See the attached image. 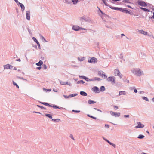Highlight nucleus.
I'll list each match as a JSON object with an SVG mask.
<instances>
[{"label":"nucleus","instance_id":"f257e3e1","mask_svg":"<svg viewBox=\"0 0 154 154\" xmlns=\"http://www.w3.org/2000/svg\"><path fill=\"white\" fill-rule=\"evenodd\" d=\"M112 9L119 10L122 12H124L125 13H128L129 14H131V12L128 11L126 9H123L122 8H118L116 7H110Z\"/></svg>","mask_w":154,"mask_h":154},{"label":"nucleus","instance_id":"f03ea898","mask_svg":"<svg viewBox=\"0 0 154 154\" xmlns=\"http://www.w3.org/2000/svg\"><path fill=\"white\" fill-rule=\"evenodd\" d=\"M132 72L134 75L137 76H140L141 75V72L139 69H134L132 70Z\"/></svg>","mask_w":154,"mask_h":154},{"label":"nucleus","instance_id":"7ed1b4c3","mask_svg":"<svg viewBox=\"0 0 154 154\" xmlns=\"http://www.w3.org/2000/svg\"><path fill=\"white\" fill-rule=\"evenodd\" d=\"M97 60L96 58L93 57L91 58L90 59H88V62L91 63H97Z\"/></svg>","mask_w":154,"mask_h":154},{"label":"nucleus","instance_id":"20e7f679","mask_svg":"<svg viewBox=\"0 0 154 154\" xmlns=\"http://www.w3.org/2000/svg\"><path fill=\"white\" fill-rule=\"evenodd\" d=\"M72 29L75 31H78L80 29H83L85 30H86V29L84 28H82L81 27H80L79 26H74L72 27Z\"/></svg>","mask_w":154,"mask_h":154},{"label":"nucleus","instance_id":"39448f33","mask_svg":"<svg viewBox=\"0 0 154 154\" xmlns=\"http://www.w3.org/2000/svg\"><path fill=\"white\" fill-rule=\"evenodd\" d=\"M107 80L109 82H110L112 83H114L115 82V80L114 79V77H110L108 78Z\"/></svg>","mask_w":154,"mask_h":154},{"label":"nucleus","instance_id":"423d86ee","mask_svg":"<svg viewBox=\"0 0 154 154\" xmlns=\"http://www.w3.org/2000/svg\"><path fill=\"white\" fill-rule=\"evenodd\" d=\"M110 113L112 116H115L116 117H119L120 116V113H117L112 111L110 112Z\"/></svg>","mask_w":154,"mask_h":154},{"label":"nucleus","instance_id":"0eeeda50","mask_svg":"<svg viewBox=\"0 0 154 154\" xmlns=\"http://www.w3.org/2000/svg\"><path fill=\"white\" fill-rule=\"evenodd\" d=\"M93 91L95 93H99L100 91L99 88L95 86L92 88Z\"/></svg>","mask_w":154,"mask_h":154},{"label":"nucleus","instance_id":"6e6552de","mask_svg":"<svg viewBox=\"0 0 154 154\" xmlns=\"http://www.w3.org/2000/svg\"><path fill=\"white\" fill-rule=\"evenodd\" d=\"M138 4L141 6L143 7H146L147 5V4L143 1H139L138 2Z\"/></svg>","mask_w":154,"mask_h":154},{"label":"nucleus","instance_id":"1a4fd4ad","mask_svg":"<svg viewBox=\"0 0 154 154\" xmlns=\"http://www.w3.org/2000/svg\"><path fill=\"white\" fill-rule=\"evenodd\" d=\"M137 125L135 127L136 128H143L144 127V125L142 124L141 122H137Z\"/></svg>","mask_w":154,"mask_h":154},{"label":"nucleus","instance_id":"9d476101","mask_svg":"<svg viewBox=\"0 0 154 154\" xmlns=\"http://www.w3.org/2000/svg\"><path fill=\"white\" fill-rule=\"evenodd\" d=\"M30 12L29 11H27L26 12V19L29 20H30Z\"/></svg>","mask_w":154,"mask_h":154},{"label":"nucleus","instance_id":"9b49d317","mask_svg":"<svg viewBox=\"0 0 154 154\" xmlns=\"http://www.w3.org/2000/svg\"><path fill=\"white\" fill-rule=\"evenodd\" d=\"M115 73L116 75L117 74L118 76L120 77L121 78L122 77V75L121 74L120 72L118 70L115 69Z\"/></svg>","mask_w":154,"mask_h":154},{"label":"nucleus","instance_id":"f8f14e48","mask_svg":"<svg viewBox=\"0 0 154 154\" xmlns=\"http://www.w3.org/2000/svg\"><path fill=\"white\" fill-rule=\"evenodd\" d=\"M5 68L6 69H12L13 68V66L9 64H7L5 66Z\"/></svg>","mask_w":154,"mask_h":154},{"label":"nucleus","instance_id":"ddd939ff","mask_svg":"<svg viewBox=\"0 0 154 154\" xmlns=\"http://www.w3.org/2000/svg\"><path fill=\"white\" fill-rule=\"evenodd\" d=\"M140 33L143 34V35H147L148 33L146 32H145L143 30H141L139 31Z\"/></svg>","mask_w":154,"mask_h":154},{"label":"nucleus","instance_id":"4468645a","mask_svg":"<svg viewBox=\"0 0 154 154\" xmlns=\"http://www.w3.org/2000/svg\"><path fill=\"white\" fill-rule=\"evenodd\" d=\"M17 3V4H19L21 8L23 9L22 11H23L25 9V7L24 5L20 3L19 2Z\"/></svg>","mask_w":154,"mask_h":154},{"label":"nucleus","instance_id":"2eb2a0df","mask_svg":"<svg viewBox=\"0 0 154 154\" xmlns=\"http://www.w3.org/2000/svg\"><path fill=\"white\" fill-rule=\"evenodd\" d=\"M126 94V92L125 91H119V95L120 96L122 95H125Z\"/></svg>","mask_w":154,"mask_h":154},{"label":"nucleus","instance_id":"dca6fc26","mask_svg":"<svg viewBox=\"0 0 154 154\" xmlns=\"http://www.w3.org/2000/svg\"><path fill=\"white\" fill-rule=\"evenodd\" d=\"M43 63V62L42 61L40 60L39 62L37 63H36V64L38 66H41L42 65Z\"/></svg>","mask_w":154,"mask_h":154},{"label":"nucleus","instance_id":"f3484780","mask_svg":"<svg viewBox=\"0 0 154 154\" xmlns=\"http://www.w3.org/2000/svg\"><path fill=\"white\" fill-rule=\"evenodd\" d=\"M80 94L81 95L84 96H86L87 95V94L84 91H81L80 92Z\"/></svg>","mask_w":154,"mask_h":154},{"label":"nucleus","instance_id":"a211bd4d","mask_svg":"<svg viewBox=\"0 0 154 154\" xmlns=\"http://www.w3.org/2000/svg\"><path fill=\"white\" fill-rule=\"evenodd\" d=\"M105 90V87L104 86H101V87L100 88V91H104Z\"/></svg>","mask_w":154,"mask_h":154},{"label":"nucleus","instance_id":"6ab92c4d","mask_svg":"<svg viewBox=\"0 0 154 154\" xmlns=\"http://www.w3.org/2000/svg\"><path fill=\"white\" fill-rule=\"evenodd\" d=\"M41 103L42 104H44V105H46V106H48L52 107V106L50 105V104H49L48 103H45V102H43V103Z\"/></svg>","mask_w":154,"mask_h":154},{"label":"nucleus","instance_id":"aec40b11","mask_svg":"<svg viewBox=\"0 0 154 154\" xmlns=\"http://www.w3.org/2000/svg\"><path fill=\"white\" fill-rule=\"evenodd\" d=\"M140 8L141 9L143 10L144 11H145L149 12L150 11L148 9H147L144 8H143L142 7Z\"/></svg>","mask_w":154,"mask_h":154},{"label":"nucleus","instance_id":"412c9836","mask_svg":"<svg viewBox=\"0 0 154 154\" xmlns=\"http://www.w3.org/2000/svg\"><path fill=\"white\" fill-rule=\"evenodd\" d=\"M106 140L107 141L109 144H110V145H112L113 147H114L115 148L116 147V145L112 143H110L109 141L108 140Z\"/></svg>","mask_w":154,"mask_h":154},{"label":"nucleus","instance_id":"4be33fe9","mask_svg":"<svg viewBox=\"0 0 154 154\" xmlns=\"http://www.w3.org/2000/svg\"><path fill=\"white\" fill-rule=\"evenodd\" d=\"M88 103L89 104H92V103H95V102L94 101H93L91 100H88Z\"/></svg>","mask_w":154,"mask_h":154},{"label":"nucleus","instance_id":"5701e85b","mask_svg":"<svg viewBox=\"0 0 154 154\" xmlns=\"http://www.w3.org/2000/svg\"><path fill=\"white\" fill-rule=\"evenodd\" d=\"M45 116L51 119L52 118V116L50 114H45Z\"/></svg>","mask_w":154,"mask_h":154},{"label":"nucleus","instance_id":"b1692460","mask_svg":"<svg viewBox=\"0 0 154 154\" xmlns=\"http://www.w3.org/2000/svg\"><path fill=\"white\" fill-rule=\"evenodd\" d=\"M144 137V136L143 135H139L138 138L139 139H142Z\"/></svg>","mask_w":154,"mask_h":154},{"label":"nucleus","instance_id":"393cba45","mask_svg":"<svg viewBox=\"0 0 154 154\" xmlns=\"http://www.w3.org/2000/svg\"><path fill=\"white\" fill-rule=\"evenodd\" d=\"M78 0H72V1L74 4H76L77 3Z\"/></svg>","mask_w":154,"mask_h":154},{"label":"nucleus","instance_id":"a878e982","mask_svg":"<svg viewBox=\"0 0 154 154\" xmlns=\"http://www.w3.org/2000/svg\"><path fill=\"white\" fill-rule=\"evenodd\" d=\"M13 84L14 85H16V87L18 88H19V86H18V85L15 82H14V81H13Z\"/></svg>","mask_w":154,"mask_h":154},{"label":"nucleus","instance_id":"bb28decb","mask_svg":"<svg viewBox=\"0 0 154 154\" xmlns=\"http://www.w3.org/2000/svg\"><path fill=\"white\" fill-rule=\"evenodd\" d=\"M85 83V82L83 80H80L78 82V83H82V84H84Z\"/></svg>","mask_w":154,"mask_h":154},{"label":"nucleus","instance_id":"cd10ccee","mask_svg":"<svg viewBox=\"0 0 154 154\" xmlns=\"http://www.w3.org/2000/svg\"><path fill=\"white\" fill-rule=\"evenodd\" d=\"M107 0H102L103 1V2L104 4H105V5L106 6H108V5H107V4L106 2V1Z\"/></svg>","mask_w":154,"mask_h":154},{"label":"nucleus","instance_id":"c85d7f7f","mask_svg":"<svg viewBox=\"0 0 154 154\" xmlns=\"http://www.w3.org/2000/svg\"><path fill=\"white\" fill-rule=\"evenodd\" d=\"M142 98H143V99L145 100H146V101H149V100L147 97H142Z\"/></svg>","mask_w":154,"mask_h":154},{"label":"nucleus","instance_id":"c756f323","mask_svg":"<svg viewBox=\"0 0 154 154\" xmlns=\"http://www.w3.org/2000/svg\"><path fill=\"white\" fill-rule=\"evenodd\" d=\"M79 77H81L82 79H85V80H86V79H87V78L84 76H79Z\"/></svg>","mask_w":154,"mask_h":154},{"label":"nucleus","instance_id":"7c9ffc66","mask_svg":"<svg viewBox=\"0 0 154 154\" xmlns=\"http://www.w3.org/2000/svg\"><path fill=\"white\" fill-rule=\"evenodd\" d=\"M40 37H41V38L42 39H43L44 40V41H45V42H47V41H46L45 38L43 36L40 35Z\"/></svg>","mask_w":154,"mask_h":154},{"label":"nucleus","instance_id":"2f4dec72","mask_svg":"<svg viewBox=\"0 0 154 154\" xmlns=\"http://www.w3.org/2000/svg\"><path fill=\"white\" fill-rule=\"evenodd\" d=\"M94 79L95 80H97L99 81L100 80V79L97 77H95L94 78Z\"/></svg>","mask_w":154,"mask_h":154},{"label":"nucleus","instance_id":"473e14b6","mask_svg":"<svg viewBox=\"0 0 154 154\" xmlns=\"http://www.w3.org/2000/svg\"><path fill=\"white\" fill-rule=\"evenodd\" d=\"M88 116H89V117H90L91 118H93V119H96V118H95V117H93V116H91L89 115V114L88 115Z\"/></svg>","mask_w":154,"mask_h":154},{"label":"nucleus","instance_id":"72a5a7b5","mask_svg":"<svg viewBox=\"0 0 154 154\" xmlns=\"http://www.w3.org/2000/svg\"><path fill=\"white\" fill-rule=\"evenodd\" d=\"M60 84L61 85H66V84H67V83H66L65 82H60Z\"/></svg>","mask_w":154,"mask_h":154},{"label":"nucleus","instance_id":"f704fd0d","mask_svg":"<svg viewBox=\"0 0 154 154\" xmlns=\"http://www.w3.org/2000/svg\"><path fill=\"white\" fill-rule=\"evenodd\" d=\"M32 39L34 40V41L37 43V41H38L36 39V38L35 37H33L32 38Z\"/></svg>","mask_w":154,"mask_h":154},{"label":"nucleus","instance_id":"c9c22d12","mask_svg":"<svg viewBox=\"0 0 154 154\" xmlns=\"http://www.w3.org/2000/svg\"><path fill=\"white\" fill-rule=\"evenodd\" d=\"M43 69H47V66L46 65L44 64L43 65Z\"/></svg>","mask_w":154,"mask_h":154},{"label":"nucleus","instance_id":"e433bc0d","mask_svg":"<svg viewBox=\"0 0 154 154\" xmlns=\"http://www.w3.org/2000/svg\"><path fill=\"white\" fill-rule=\"evenodd\" d=\"M52 107L53 108H55V109L59 108V107L58 106H56L55 105H53V106H52Z\"/></svg>","mask_w":154,"mask_h":154},{"label":"nucleus","instance_id":"4c0bfd02","mask_svg":"<svg viewBox=\"0 0 154 154\" xmlns=\"http://www.w3.org/2000/svg\"><path fill=\"white\" fill-rule=\"evenodd\" d=\"M63 96L64 97V98H66V99H67V98H69V96H68L67 95H63Z\"/></svg>","mask_w":154,"mask_h":154},{"label":"nucleus","instance_id":"58836bf2","mask_svg":"<svg viewBox=\"0 0 154 154\" xmlns=\"http://www.w3.org/2000/svg\"><path fill=\"white\" fill-rule=\"evenodd\" d=\"M114 108L116 109H118V107L117 106H114Z\"/></svg>","mask_w":154,"mask_h":154},{"label":"nucleus","instance_id":"ea45409f","mask_svg":"<svg viewBox=\"0 0 154 154\" xmlns=\"http://www.w3.org/2000/svg\"><path fill=\"white\" fill-rule=\"evenodd\" d=\"M72 111L75 112H80V111L79 110L78 111V110H72Z\"/></svg>","mask_w":154,"mask_h":154},{"label":"nucleus","instance_id":"a19ab883","mask_svg":"<svg viewBox=\"0 0 154 154\" xmlns=\"http://www.w3.org/2000/svg\"><path fill=\"white\" fill-rule=\"evenodd\" d=\"M94 109L95 110H97V111H98L100 112H102V111L101 110H100V109H97L96 108H94Z\"/></svg>","mask_w":154,"mask_h":154},{"label":"nucleus","instance_id":"79ce46f5","mask_svg":"<svg viewBox=\"0 0 154 154\" xmlns=\"http://www.w3.org/2000/svg\"><path fill=\"white\" fill-rule=\"evenodd\" d=\"M70 137L72 139L74 140V138H73V136L72 135V134H70Z\"/></svg>","mask_w":154,"mask_h":154},{"label":"nucleus","instance_id":"37998d69","mask_svg":"<svg viewBox=\"0 0 154 154\" xmlns=\"http://www.w3.org/2000/svg\"><path fill=\"white\" fill-rule=\"evenodd\" d=\"M37 45L38 46V47L39 46H40V44L39 42L38 41H37Z\"/></svg>","mask_w":154,"mask_h":154},{"label":"nucleus","instance_id":"c03bdc74","mask_svg":"<svg viewBox=\"0 0 154 154\" xmlns=\"http://www.w3.org/2000/svg\"><path fill=\"white\" fill-rule=\"evenodd\" d=\"M39 107L40 108L42 109H45L44 107L41 106H39Z\"/></svg>","mask_w":154,"mask_h":154},{"label":"nucleus","instance_id":"a18cd8bd","mask_svg":"<svg viewBox=\"0 0 154 154\" xmlns=\"http://www.w3.org/2000/svg\"><path fill=\"white\" fill-rule=\"evenodd\" d=\"M124 117H129V115H124Z\"/></svg>","mask_w":154,"mask_h":154},{"label":"nucleus","instance_id":"49530a36","mask_svg":"<svg viewBox=\"0 0 154 154\" xmlns=\"http://www.w3.org/2000/svg\"><path fill=\"white\" fill-rule=\"evenodd\" d=\"M84 57H83V58H82V60H80V59L79 58H78V59L80 61H82V60H84Z\"/></svg>","mask_w":154,"mask_h":154},{"label":"nucleus","instance_id":"de8ad7c7","mask_svg":"<svg viewBox=\"0 0 154 154\" xmlns=\"http://www.w3.org/2000/svg\"><path fill=\"white\" fill-rule=\"evenodd\" d=\"M105 127L107 128H108L109 127V125H108L106 124L105 125Z\"/></svg>","mask_w":154,"mask_h":154},{"label":"nucleus","instance_id":"09e8293b","mask_svg":"<svg viewBox=\"0 0 154 154\" xmlns=\"http://www.w3.org/2000/svg\"><path fill=\"white\" fill-rule=\"evenodd\" d=\"M41 68V67H37V69H39V70H40Z\"/></svg>","mask_w":154,"mask_h":154},{"label":"nucleus","instance_id":"8fccbe9b","mask_svg":"<svg viewBox=\"0 0 154 154\" xmlns=\"http://www.w3.org/2000/svg\"><path fill=\"white\" fill-rule=\"evenodd\" d=\"M153 16L151 17V18L154 19V12L153 13Z\"/></svg>","mask_w":154,"mask_h":154},{"label":"nucleus","instance_id":"3c124183","mask_svg":"<svg viewBox=\"0 0 154 154\" xmlns=\"http://www.w3.org/2000/svg\"><path fill=\"white\" fill-rule=\"evenodd\" d=\"M134 92L135 93H137V89H134Z\"/></svg>","mask_w":154,"mask_h":154},{"label":"nucleus","instance_id":"603ef678","mask_svg":"<svg viewBox=\"0 0 154 154\" xmlns=\"http://www.w3.org/2000/svg\"><path fill=\"white\" fill-rule=\"evenodd\" d=\"M75 96V94L74 95H73V94H72L70 95V96L71 97H73L74 96Z\"/></svg>","mask_w":154,"mask_h":154},{"label":"nucleus","instance_id":"864d4df0","mask_svg":"<svg viewBox=\"0 0 154 154\" xmlns=\"http://www.w3.org/2000/svg\"><path fill=\"white\" fill-rule=\"evenodd\" d=\"M103 75L104 77V78H106L107 77L105 75L103 74Z\"/></svg>","mask_w":154,"mask_h":154},{"label":"nucleus","instance_id":"5fc2aeb1","mask_svg":"<svg viewBox=\"0 0 154 154\" xmlns=\"http://www.w3.org/2000/svg\"><path fill=\"white\" fill-rule=\"evenodd\" d=\"M127 7L129 8H132L129 5H127Z\"/></svg>","mask_w":154,"mask_h":154},{"label":"nucleus","instance_id":"6e6d98bb","mask_svg":"<svg viewBox=\"0 0 154 154\" xmlns=\"http://www.w3.org/2000/svg\"><path fill=\"white\" fill-rule=\"evenodd\" d=\"M17 3V2H18L17 0H14Z\"/></svg>","mask_w":154,"mask_h":154},{"label":"nucleus","instance_id":"4d7b16f0","mask_svg":"<svg viewBox=\"0 0 154 154\" xmlns=\"http://www.w3.org/2000/svg\"><path fill=\"white\" fill-rule=\"evenodd\" d=\"M125 36V35L123 34H121V36Z\"/></svg>","mask_w":154,"mask_h":154},{"label":"nucleus","instance_id":"13d9d810","mask_svg":"<svg viewBox=\"0 0 154 154\" xmlns=\"http://www.w3.org/2000/svg\"><path fill=\"white\" fill-rule=\"evenodd\" d=\"M55 92H57V90H53Z\"/></svg>","mask_w":154,"mask_h":154},{"label":"nucleus","instance_id":"bf43d9fd","mask_svg":"<svg viewBox=\"0 0 154 154\" xmlns=\"http://www.w3.org/2000/svg\"><path fill=\"white\" fill-rule=\"evenodd\" d=\"M89 79V81H93L94 80V79Z\"/></svg>","mask_w":154,"mask_h":154},{"label":"nucleus","instance_id":"052dcab7","mask_svg":"<svg viewBox=\"0 0 154 154\" xmlns=\"http://www.w3.org/2000/svg\"><path fill=\"white\" fill-rule=\"evenodd\" d=\"M34 112L35 113H39L40 114V113L39 112Z\"/></svg>","mask_w":154,"mask_h":154},{"label":"nucleus","instance_id":"680f3d73","mask_svg":"<svg viewBox=\"0 0 154 154\" xmlns=\"http://www.w3.org/2000/svg\"><path fill=\"white\" fill-rule=\"evenodd\" d=\"M17 61H20V59H19L17 60Z\"/></svg>","mask_w":154,"mask_h":154},{"label":"nucleus","instance_id":"e2e57ef3","mask_svg":"<svg viewBox=\"0 0 154 154\" xmlns=\"http://www.w3.org/2000/svg\"><path fill=\"white\" fill-rule=\"evenodd\" d=\"M152 100L154 102V97L152 99Z\"/></svg>","mask_w":154,"mask_h":154},{"label":"nucleus","instance_id":"0e129e2a","mask_svg":"<svg viewBox=\"0 0 154 154\" xmlns=\"http://www.w3.org/2000/svg\"><path fill=\"white\" fill-rule=\"evenodd\" d=\"M87 79H88L87 78V79H86V80H87V81H88V80H87Z\"/></svg>","mask_w":154,"mask_h":154},{"label":"nucleus","instance_id":"69168bd1","mask_svg":"<svg viewBox=\"0 0 154 154\" xmlns=\"http://www.w3.org/2000/svg\"><path fill=\"white\" fill-rule=\"evenodd\" d=\"M142 154H146V153H143Z\"/></svg>","mask_w":154,"mask_h":154},{"label":"nucleus","instance_id":"338daca9","mask_svg":"<svg viewBox=\"0 0 154 154\" xmlns=\"http://www.w3.org/2000/svg\"><path fill=\"white\" fill-rule=\"evenodd\" d=\"M147 132L148 133V134H149V132L148 131H147Z\"/></svg>","mask_w":154,"mask_h":154},{"label":"nucleus","instance_id":"774afa93","mask_svg":"<svg viewBox=\"0 0 154 154\" xmlns=\"http://www.w3.org/2000/svg\"><path fill=\"white\" fill-rule=\"evenodd\" d=\"M48 91H51V90L49 89L48 90Z\"/></svg>","mask_w":154,"mask_h":154}]
</instances>
